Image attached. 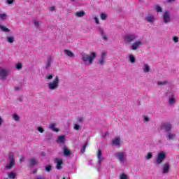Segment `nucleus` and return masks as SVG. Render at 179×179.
<instances>
[{"label":"nucleus","mask_w":179,"mask_h":179,"mask_svg":"<svg viewBox=\"0 0 179 179\" xmlns=\"http://www.w3.org/2000/svg\"><path fill=\"white\" fill-rule=\"evenodd\" d=\"M78 122H83V117H78L77 119Z\"/></svg>","instance_id":"obj_51"},{"label":"nucleus","mask_w":179,"mask_h":179,"mask_svg":"<svg viewBox=\"0 0 179 179\" xmlns=\"http://www.w3.org/2000/svg\"><path fill=\"white\" fill-rule=\"evenodd\" d=\"M6 41L8 43H10V44H12L15 41V37L8 36Z\"/></svg>","instance_id":"obj_31"},{"label":"nucleus","mask_w":179,"mask_h":179,"mask_svg":"<svg viewBox=\"0 0 179 179\" xmlns=\"http://www.w3.org/2000/svg\"><path fill=\"white\" fill-rule=\"evenodd\" d=\"M86 15V13L83 10L82 11H78L76 13V17H83Z\"/></svg>","instance_id":"obj_26"},{"label":"nucleus","mask_w":179,"mask_h":179,"mask_svg":"<svg viewBox=\"0 0 179 179\" xmlns=\"http://www.w3.org/2000/svg\"><path fill=\"white\" fill-rule=\"evenodd\" d=\"M65 136H59L57 138L58 143H65Z\"/></svg>","instance_id":"obj_27"},{"label":"nucleus","mask_w":179,"mask_h":179,"mask_svg":"<svg viewBox=\"0 0 179 179\" xmlns=\"http://www.w3.org/2000/svg\"><path fill=\"white\" fill-rule=\"evenodd\" d=\"M15 90H19V87H15Z\"/></svg>","instance_id":"obj_56"},{"label":"nucleus","mask_w":179,"mask_h":179,"mask_svg":"<svg viewBox=\"0 0 179 179\" xmlns=\"http://www.w3.org/2000/svg\"><path fill=\"white\" fill-rule=\"evenodd\" d=\"M76 0H71V2H75Z\"/></svg>","instance_id":"obj_57"},{"label":"nucleus","mask_w":179,"mask_h":179,"mask_svg":"<svg viewBox=\"0 0 179 179\" xmlns=\"http://www.w3.org/2000/svg\"><path fill=\"white\" fill-rule=\"evenodd\" d=\"M50 10H51L52 12L55 10V7H54V6L50 7Z\"/></svg>","instance_id":"obj_52"},{"label":"nucleus","mask_w":179,"mask_h":179,"mask_svg":"<svg viewBox=\"0 0 179 179\" xmlns=\"http://www.w3.org/2000/svg\"><path fill=\"white\" fill-rule=\"evenodd\" d=\"M114 156L120 163H124L127 160V153L124 152H116Z\"/></svg>","instance_id":"obj_5"},{"label":"nucleus","mask_w":179,"mask_h":179,"mask_svg":"<svg viewBox=\"0 0 179 179\" xmlns=\"http://www.w3.org/2000/svg\"><path fill=\"white\" fill-rule=\"evenodd\" d=\"M38 162L37 159L34 157H31L29 159V166L34 167V166H36Z\"/></svg>","instance_id":"obj_22"},{"label":"nucleus","mask_w":179,"mask_h":179,"mask_svg":"<svg viewBox=\"0 0 179 179\" xmlns=\"http://www.w3.org/2000/svg\"><path fill=\"white\" fill-rule=\"evenodd\" d=\"M166 138L169 141H173L176 138V134L174 133L168 131L166 134Z\"/></svg>","instance_id":"obj_21"},{"label":"nucleus","mask_w":179,"mask_h":179,"mask_svg":"<svg viewBox=\"0 0 179 179\" xmlns=\"http://www.w3.org/2000/svg\"><path fill=\"white\" fill-rule=\"evenodd\" d=\"M143 43H142V40H138L136 41H135L131 46L130 48L131 50H132L133 51H136V50L139 49L141 48V45H142Z\"/></svg>","instance_id":"obj_9"},{"label":"nucleus","mask_w":179,"mask_h":179,"mask_svg":"<svg viewBox=\"0 0 179 179\" xmlns=\"http://www.w3.org/2000/svg\"><path fill=\"white\" fill-rule=\"evenodd\" d=\"M8 76V70L5 69H0V78L3 80L6 79V77Z\"/></svg>","instance_id":"obj_14"},{"label":"nucleus","mask_w":179,"mask_h":179,"mask_svg":"<svg viewBox=\"0 0 179 179\" xmlns=\"http://www.w3.org/2000/svg\"><path fill=\"white\" fill-rule=\"evenodd\" d=\"M80 57L84 65H92L93 61L97 57V53L96 52H90V55H87V53L82 52Z\"/></svg>","instance_id":"obj_1"},{"label":"nucleus","mask_w":179,"mask_h":179,"mask_svg":"<svg viewBox=\"0 0 179 179\" xmlns=\"http://www.w3.org/2000/svg\"><path fill=\"white\" fill-rule=\"evenodd\" d=\"M97 159H98V162L96 164V169L98 171H100V169H101V163L103 160H104V157L101 156V150L100 149H98V151H97Z\"/></svg>","instance_id":"obj_7"},{"label":"nucleus","mask_w":179,"mask_h":179,"mask_svg":"<svg viewBox=\"0 0 179 179\" xmlns=\"http://www.w3.org/2000/svg\"><path fill=\"white\" fill-rule=\"evenodd\" d=\"M6 1L8 5H12V3H13V1L15 0H6Z\"/></svg>","instance_id":"obj_50"},{"label":"nucleus","mask_w":179,"mask_h":179,"mask_svg":"<svg viewBox=\"0 0 179 179\" xmlns=\"http://www.w3.org/2000/svg\"><path fill=\"white\" fill-rule=\"evenodd\" d=\"M120 179H128V176L123 173L120 176Z\"/></svg>","instance_id":"obj_45"},{"label":"nucleus","mask_w":179,"mask_h":179,"mask_svg":"<svg viewBox=\"0 0 179 179\" xmlns=\"http://www.w3.org/2000/svg\"><path fill=\"white\" fill-rule=\"evenodd\" d=\"M5 179H9V178H6Z\"/></svg>","instance_id":"obj_58"},{"label":"nucleus","mask_w":179,"mask_h":179,"mask_svg":"<svg viewBox=\"0 0 179 179\" xmlns=\"http://www.w3.org/2000/svg\"><path fill=\"white\" fill-rule=\"evenodd\" d=\"M52 62V57H49L48 58V60H47V62H46V65H45L46 69H50V66H51Z\"/></svg>","instance_id":"obj_25"},{"label":"nucleus","mask_w":179,"mask_h":179,"mask_svg":"<svg viewBox=\"0 0 179 179\" xmlns=\"http://www.w3.org/2000/svg\"><path fill=\"white\" fill-rule=\"evenodd\" d=\"M129 59L131 64H135V61H136L135 56H134V55H132V54L129 55Z\"/></svg>","instance_id":"obj_28"},{"label":"nucleus","mask_w":179,"mask_h":179,"mask_svg":"<svg viewBox=\"0 0 179 179\" xmlns=\"http://www.w3.org/2000/svg\"><path fill=\"white\" fill-rule=\"evenodd\" d=\"M49 128L51 131H53V132H59V129L58 128H55V123H51L49 125Z\"/></svg>","instance_id":"obj_23"},{"label":"nucleus","mask_w":179,"mask_h":179,"mask_svg":"<svg viewBox=\"0 0 179 179\" xmlns=\"http://www.w3.org/2000/svg\"><path fill=\"white\" fill-rule=\"evenodd\" d=\"M94 20L96 24H99L100 23L97 17H94Z\"/></svg>","instance_id":"obj_47"},{"label":"nucleus","mask_w":179,"mask_h":179,"mask_svg":"<svg viewBox=\"0 0 179 179\" xmlns=\"http://www.w3.org/2000/svg\"><path fill=\"white\" fill-rule=\"evenodd\" d=\"M98 31L99 33H100L101 36L105 40V41H107V40H108V38H107V36L106 35V33L104 32V29H103V28L99 27Z\"/></svg>","instance_id":"obj_17"},{"label":"nucleus","mask_w":179,"mask_h":179,"mask_svg":"<svg viewBox=\"0 0 179 179\" xmlns=\"http://www.w3.org/2000/svg\"><path fill=\"white\" fill-rule=\"evenodd\" d=\"M16 162H15V154L13 152H10L8 154V158L7 159V164L4 166L5 170H12Z\"/></svg>","instance_id":"obj_2"},{"label":"nucleus","mask_w":179,"mask_h":179,"mask_svg":"<svg viewBox=\"0 0 179 179\" xmlns=\"http://www.w3.org/2000/svg\"><path fill=\"white\" fill-rule=\"evenodd\" d=\"M34 27H36V29H38V27H40V22L39 21L34 20Z\"/></svg>","instance_id":"obj_37"},{"label":"nucleus","mask_w":179,"mask_h":179,"mask_svg":"<svg viewBox=\"0 0 179 179\" xmlns=\"http://www.w3.org/2000/svg\"><path fill=\"white\" fill-rule=\"evenodd\" d=\"M145 22L148 23H155L156 22V17L153 15H148L145 18Z\"/></svg>","instance_id":"obj_12"},{"label":"nucleus","mask_w":179,"mask_h":179,"mask_svg":"<svg viewBox=\"0 0 179 179\" xmlns=\"http://www.w3.org/2000/svg\"><path fill=\"white\" fill-rule=\"evenodd\" d=\"M158 86H164L165 85H167V80H165L164 82L159 81L157 83Z\"/></svg>","instance_id":"obj_38"},{"label":"nucleus","mask_w":179,"mask_h":179,"mask_svg":"<svg viewBox=\"0 0 179 179\" xmlns=\"http://www.w3.org/2000/svg\"><path fill=\"white\" fill-rule=\"evenodd\" d=\"M163 22L165 24L170 23L171 22V17H170V12L166 11L164 13L163 15Z\"/></svg>","instance_id":"obj_10"},{"label":"nucleus","mask_w":179,"mask_h":179,"mask_svg":"<svg viewBox=\"0 0 179 179\" xmlns=\"http://www.w3.org/2000/svg\"><path fill=\"white\" fill-rule=\"evenodd\" d=\"M107 55V53L106 52H103L101 54V56H100V58L98 59V64L99 65H104L106 61V57Z\"/></svg>","instance_id":"obj_11"},{"label":"nucleus","mask_w":179,"mask_h":179,"mask_svg":"<svg viewBox=\"0 0 179 179\" xmlns=\"http://www.w3.org/2000/svg\"><path fill=\"white\" fill-rule=\"evenodd\" d=\"M166 159V152L164 151H162L158 153L157 158L155 159L156 164H162L163 163V160Z\"/></svg>","instance_id":"obj_6"},{"label":"nucleus","mask_w":179,"mask_h":179,"mask_svg":"<svg viewBox=\"0 0 179 179\" xmlns=\"http://www.w3.org/2000/svg\"><path fill=\"white\" fill-rule=\"evenodd\" d=\"M33 173H34V174H36V173H37V169H34Z\"/></svg>","instance_id":"obj_55"},{"label":"nucleus","mask_w":179,"mask_h":179,"mask_svg":"<svg viewBox=\"0 0 179 179\" xmlns=\"http://www.w3.org/2000/svg\"><path fill=\"white\" fill-rule=\"evenodd\" d=\"M64 52L66 54L67 57H69V58H75V54L72 52V51L69 50H64Z\"/></svg>","instance_id":"obj_20"},{"label":"nucleus","mask_w":179,"mask_h":179,"mask_svg":"<svg viewBox=\"0 0 179 179\" xmlns=\"http://www.w3.org/2000/svg\"><path fill=\"white\" fill-rule=\"evenodd\" d=\"M176 97H174V95L169 96V100H168V104L169 106H174V104H176Z\"/></svg>","instance_id":"obj_19"},{"label":"nucleus","mask_w":179,"mask_h":179,"mask_svg":"<svg viewBox=\"0 0 179 179\" xmlns=\"http://www.w3.org/2000/svg\"><path fill=\"white\" fill-rule=\"evenodd\" d=\"M170 171V163L166 162L163 165L162 173L167 174Z\"/></svg>","instance_id":"obj_16"},{"label":"nucleus","mask_w":179,"mask_h":179,"mask_svg":"<svg viewBox=\"0 0 179 179\" xmlns=\"http://www.w3.org/2000/svg\"><path fill=\"white\" fill-rule=\"evenodd\" d=\"M37 130L38 131V132H41V134H43V132H44V129L43 127H38Z\"/></svg>","instance_id":"obj_44"},{"label":"nucleus","mask_w":179,"mask_h":179,"mask_svg":"<svg viewBox=\"0 0 179 179\" xmlns=\"http://www.w3.org/2000/svg\"><path fill=\"white\" fill-rule=\"evenodd\" d=\"M8 178H10V179H15V178H16V173L13 172V171L9 172V173H8Z\"/></svg>","instance_id":"obj_29"},{"label":"nucleus","mask_w":179,"mask_h":179,"mask_svg":"<svg viewBox=\"0 0 179 179\" xmlns=\"http://www.w3.org/2000/svg\"><path fill=\"white\" fill-rule=\"evenodd\" d=\"M174 43H178V37L174 36L173 38Z\"/></svg>","instance_id":"obj_49"},{"label":"nucleus","mask_w":179,"mask_h":179,"mask_svg":"<svg viewBox=\"0 0 179 179\" xmlns=\"http://www.w3.org/2000/svg\"><path fill=\"white\" fill-rule=\"evenodd\" d=\"M101 20H106V19H107V14L101 13Z\"/></svg>","instance_id":"obj_41"},{"label":"nucleus","mask_w":179,"mask_h":179,"mask_svg":"<svg viewBox=\"0 0 179 179\" xmlns=\"http://www.w3.org/2000/svg\"><path fill=\"white\" fill-rule=\"evenodd\" d=\"M49 90H57L59 87V77L57 76L54 80L48 83Z\"/></svg>","instance_id":"obj_3"},{"label":"nucleus","mask_w":179,"mask_h":179,"mask_svg":"<svg viewBox=\"0 0 179 179\" xmlns=\"http://www.w3.org/2000/svg\"><path fill=\"white\" fill-rule=\"evenodd\" d=\"M143 122H149V121L150 120L149 118V117H148L146 115H143Z\"/></svg>","instance_id":"obj_40"},{"label":"nucleus","mask_w":179,"mask_h":179,"mask_svg":"<svg viewBox=\"0 0 179 179\" xmlns=\"http://www.w3.org/2000/svg\"><path fill=\"white\" fill-rule=\"evenodd\" d=\"M142 69L144 73H149V72H150V66L148 64H144L142 66Z\"/></svg>","instance_id":"obj_18"},{"label":"nucleus","mask_w":179,"mask_h":179,"mask_svg":"<svg viewBox=\"0 0 179 179\" xmlns=\"http://www.w3.org/2000/svg\"><path fill=\"white\" fill-rule=\"evenodd\" d=\"M0 29L1 30H2L3 31H5L6 33H9V31H10V29L5 27L4 26H2L0 24Z\"/></svg>","instance_id":"obj_32"},{"label":"nucleus","mask_w":179,"mask_h":179,"mask_svg":"<svg viewBox=\"0 0 179 179\" xmlns=\"http://www.w3.org/2000/svg\"><path fill=\"white\" fill-rule=\"evenodd\" d=\"M55 163L56 164V169L57 170H61L62 169V164L64 163L62 162V159L59 158H55Z\"/></svg>","instance_id":"obj_15"},{"label":"nucleus","mask_w":179,"mask_h":179,"mask_svg":"<svg viewBox=\"0 0 179 179\" xmlns=\"http://www.w3.org/2000/svg\"><path fill=\"white\" fill-rule=\"evenodd\" d=\"M124 43H127V44H129L130 43H132L138 38V35L135 34H129L124 36Z\"/></svg>","instance_id":"obj_4"},{"label":"nucleus","mask_w":179,"mask_h":179,"mask_svg":"<svg viewBox=\"0 0 179 179\" xmlns=\"http://www.w3.org/2000/svg\"><path fill=\"white\" fill-rule=\"evenodd\" d=\"M173 129V124L170 122H166L161 124V129L165 132H170Z\"/></svg>","instance_id":"obj_8"},{"label":"nucleus","mask_w":179,"mask_h":179,"mask_svg":"<svg viewBox=\"0 0 179 179\" xmlns=\"http://www.w3.org/2000/svg\"><path fill=\"white\" fill-rule=\"evenodd\" d=\"M45 171L50 172L52 170V166L51 165H48L45 167Z\"/></svg>","instance_id":"obj_39"},{"label":"nucleus","mask_w":179,"mask_h":179,"mask_svg":"<svg viewBox=\"0 0 179 179\" xmlns=\"http://www.w3.org/2000/svg\"><path fill=\"white\" fill-rule=\"evenodd\" d=\"M152 157H153V152H148L146 155H145V159L147 160H149L150 159H152Z\"/></svg>","instance_id":"obj_33"},{"label":"nucleus","mask_w":179,"mask_h":179,"mask_svg":"<svg viewBox=\"0 0 179 179\" xmlns=\"http://www.w3.org/2000/svg\"><path fill=\"white\" fill-rule=\"evenodd\" d=\"M13 119L14 120V121H19V120H20V117H19V115H17V114L14 113L13 115Z\"/></svg>","instance_id":"obj_34"},{"label":"nucleus","mask_w":179,"mask_h":179,"mask_svg":"<svg viewBox=\"0 0 179 179\" xmlns=\"http://www.w3.org/2000/svg\"><path fill=\"white\" fill-rule=\"evenodd\" d=\"M63 151H64V155L68 157V156H71V150L68 149L66 146L63 148Z\"/></svg>","instance_id":"obj_24"},{"label":"nucleus","mask_w":179,"mask_h":179,"mask_svg":"<svg viewBox=\"0 0 179 179\" xmlns=\"http://www.w3.org/2000/svg\"><path fill=\"white\" fill-rule=\"evenodd\" d=\"M113 146H116V148H120L121 146V137H115L112 141Z\"/></svg>","instance_id":"obj_13"},{"label":"nucleus","mask_w":179,"mask_h":179,"mask_svg":"<svg viewBox=\"0 0 179 179\" xmlns=\"http://www.w3.org/2000/svg\"><path fill=\"white\" fill-rule=\"evenodd\" d=\"M47 79H48V80H51V79H52V74H48L46 76Z\"/></svg>","instance_id":"obj_46"},{"label":"nucleus","mask_w":179,"mask_h":179,"mask_svg":"<svg viewBox=\"0 0 179 179\" xmlns=\"http://www.w3.org/2000/svg\"><path fill=\"white\" fill-rule=\"evenodd\" d=\"M154 9L156 10V12H163V8L159 5L154 6Z\"/></svg>","instance_id":"obj_30"},{"label":"nucleus","mask_w":179,"mask_h":179,"mask_svg":"<svg viewBox=\"0 0 179 179\" xmlns=\"http://www.w3.org/2000/svg\"><path fill=\"white\" fill-rule=\"evenodd\" d=\"M174 1H176V0H167V1L169 3L174 2Z\"/></svg>","instance_id":"obj_53"},{"label":"nucleus","mask_w":179,"mask_h":179,"mask_svg":"<svg viewBox=\"0 0 179 179\" xmlns=\"http://www.w3.org/2000/svg\"><path fill=\"white\" fill-rule=\"evenodd\" d=\"M0 125H2V117H0Z\"/></svg>","instance_id":"obj_54"},{"label":"nucleus","mask_w":179,"mask_h":179,"mask_svg":"<svg viewBox=\"0 0 179 179\" xmlns=\"http://www.w3.org/2000/svg\"><path fill=\"white\" fill-rule=\"evenodd\" d=\"M16 69L20 71L23 68V64L22 63H17L15 66Z\"/></svg>","instance_id":"obj_35"},{"label":"nucleus","mask_w":179,"mask_h":179,"mask_svg":"<svg viewBox=\"0 0 179 179\" xmlns=\"http://www.w3.org/2000/svg\"><path fill=\"white\" fill-rule=\"evenodd\" d=\"M25 157L24 156H22L20 159V163H23L24 162Z\"/></svg>","instance_id":"obj_48"},{"label":"nucleus","mask_w":179,"mask_h":179,"mask_svg":"<svg viewBox=\"0 0 179 179\" xmlns=\"http://www.w3.org/2000/svg\"><path fill=\"white\" fill-rule=\"evenodd\" d=\"M0 19H1L2 20H5L6 19V14L0 13Z\"/></svg>","instance_id":"obj_42"},{"label":"nucleus","mask_w":179,"mask_h":179,"mask_svg":"<svg viewBox=\"0 0 179 179\" xmlns=\"http://www.w3.org/2000/svg\"><path fill=\"white\" fill-rule=\"evenodd\" d=\"M89 145V143H85V144L81 148V153H85V150H86V147Z\"/></svg>","instance_id":"obj_36"},{"label":"nucleus","mask_w":179,"mask_h":179,"mask_svg":"<svg viewBox=\"0 0 179 179\" xmlns=\"http://www.w3.org/2000/svg\"><path fill=\"white\" fill-rule=\"evenodd\" d=\"M74 129H76V131H80V129H82V127H80L79 124H75Z\"/></svg>","instance_id":"obj_43"}]
</instances>
